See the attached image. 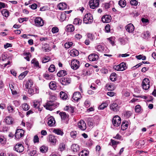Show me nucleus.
I'll return each instance as SVG.
<instances>
[{
	"label": "nucleus",
	"mask_w": 156,
	"mask_h": 156,
	"mask_svg": "<svg viewBox=\"0 0 156 156\" xmlns=\"http://www.w3.org/2000/svg\"><path fill=\"white\" fill-rule=\"evenodd\" d=\"M34 25L37 27H40L43 26L44 24L43 20L40 17H34Z\"/></svg>",
	"instance_id": "1"
},
{
	"label": "nucleus",
	"mask_w": 156,
	"mask_h": 156,
	"mask_svg": "<svg viewBox=\"0 0 156 156\" xmlns=\"http://www.w3.org/2000/svg\"><path fill=\"white\" fill-rule=\"evenodd\" d=\"M92 15L90 13L86 14L83 18V22L86 24H90L93 21Z\"/></svg>",
	"instance_id": "2"
},
{
	"label": "nucleus",
	"mask_w": 156,
	"mask_h": 156,
	"mask_svg": "<svg viewBox=\"0 0 156 156\" xmlns=\"http://www.w3.org/2000/svg\"><path fill=\"white\" fill-rule=\"evenodd\" d=\"M142 86L143 89L147 90L150 87V82L149 80L147 78H144L142 81Z\"/></svg>",
	"instance_id": "3"
},
{
	"label": "nucleus",
	"mask_w": 156,
	"mask_h": 156,
	"mask_svg": "<svg viewBox=\"0 0 156 156\" xmlns=\"http://www.w3.org/2000/svg\"><path fill=\"white\" fill-rule=\"evenodd\" d=\"M99 1L98 0H90L89 2L90 7L92 9H94L98 7Z\"/></svg>",
	"instance_id": "4"
},
{
	"label": "nucleus",
	"mask_w": 156,
	"mask_h": 156,
	"mask_svg": "<svg viewBox=\"0 0 156 156\" xmlns=\"http://www.w3.org/2000/svg\"><path fill=\"white\" fill-rule=\"evenodd\" d=\"M121 123V119L118 116L114 117L112 119V124L115 126H118Z\"/></svg>",
	"instance_id": "5"
},
{
	"label": "nucleus",
	"mask_w": 156,
	"mask_h": 156,
	"mask_svg": "<svg viewBox=\"0 0 156 156\" xmlns=\"http://www.w3.org/2000/svg\"><path fill=\"white\" fill-rule=\"evenodd\" d=\"M59 81L63 85H66L70 83L71 82V79L68 77H62L60 78Z\"/></svg>",
	"instance_id": "6"
},
{
	"label": "nucleus",
	"mask_w": 156,
	"mask_h": 156,
	"mask_svg": "<svg viewBox=\"0 0 156 156\" xmlns=\"http://www.w3.org/2000/svg\"><path fill=\"white\" fill-rule=\"evenodd\" d=\"M24 130L22 129H17L15 134V137L17 139L21 138L24 135Z\"/></svg>",
	"instance_id": "7"
},
{
	"label": "nucleus",
	"mask_w": 156,
	"mask_h": 156,
	"mask_svg": "<svg viewBox=\"0 0 156 156\" xmlns=\"http://www.w3.org/2000/svg\"><path fill=\"white\" fill-rule=\"evenodd\" d=\"M79 62L77 60H73L71 62V66L72 69L74 70L77 69L79 66Z\"/></svg>",
	"instance_id": "8"
},
{
	"label": "nucleus",
	"mask_w": 156,
	"mask_h": 156,
	"mask_svg": "<svg viewBox=\"0 0 156 156\" xmlns=\"http://www.w3.org/2000/svg\"><path fill=\"white\" fill-rule=\"evenodd\" d=\"M78 127L82 130H85L87 128L86 124L82 120H81L77 124Z\"/></svg>",
	"instance_id": "9"
},
{
	"label": "nucleus",
	"mask_w": 156,
	"mask_h": 156,
	"mask_svg": "<svg viewBox=\"0 0 156 156\" xmlns=\"http://www.w3.org/2000/svg\"><path fill=\"white\" fill-rule=\"evenodd\" d=\"M15 149L18 152H22L24 150V147L21 144H17L15 146Z\"/></svg>",
	"instance_id": "10"
},
{
	"label": "nucleus",
	"mask_w": 156,
	"mask_h": 156,
	"mask_svg": "<svg viewBox=\"0 0 156 156\" xmlns=\"http://www.w3.org/2000/svg\"><path fill=\"white\" fill-rule=\"evenodd\" d=\"M48 139L49 142L53 145H55L57 141V139L55 136L52 135H50L48 136Z\"/></svg>",
	"instance_id": "11"
},
{
	"label": "nucleus",
	"mask_w": 156,
	"mask_h": 156,
	"mask_svg": "<svg viewBox=\"0 0 156 156\" xmlns=\"http://www.w3.org/2000/svg\"><path fill=\"white\" fill-rule=\"evenodd\" d=\"M42 103V100L41 99L39 100H36L33 101L31 103L32 105L34 106V107H40Z\"/></svg>",
	"instance_id": "12"
},
{
	"label": "nucleus",
	"mask_w": 156,
	"mask_h": 156,
	"mask_svg": "<svg viewBox=\"0 0 156 156\" xmlns=\"http://www.w3.org/2000/svg\"><path fill=\"white\" fill-rule=\"evenodd\" d=\"M59 104L56 102H53L51 101H48L47 102L45 105H44V107H49L50 106H53L54 107H58Z\"/></svg>",
	"instance_id": "13"
},
{
	"label": "nucleus",
	"mask_w": 156,
	"mask_h": 156,
	"mask_svg": "<svg viewBox=\"0 0 156 156\" xmlns=\"http://www.w3.org/2000/svg\"><path fill=\"white\" fill-rule=\"evenodd\" d=\"M99 56L96 54L94 53L91 54L88 56V59L90 61H94L97 60Z\"/></svg>",
	"instance_id": "14"
},
{
	"label": "nucleus",
	"mask_w": 156,
	"mask_h": 156,
	"mask_svg": "<svg viewBox=\"0 0 156 156\" xmlns=\"http://www.w3.org/2000/svg\"><path fill=\"white\" fill-rule=\"evenodd\" d=\"M126 30L129 33L133 32L134 30V27L133 24L129 23L125 27Z\"/></svg>",
	"instance_id": "15"
},
{
	"label": "nucleus",
	"mask_w": 156,
	"mask_h": 156,
	"mask_svg": "<svg viewBox=\"0 0 156 156\" xmlns=\"http://www.w3.org/2000/svg\"><path fill=\"white\" fill-rule=\"evenodd\" d=\"M102 21L104 23H108L111 21V16L109 15H106L102 16Z\"/></svg>",
	"instance_id": "16"
},
{
	"label": "nucleus",
	"mask_w": 156,
	"mask_h": 156,
	"mask_svg": "<svg viewBox=\"0 0 156 156\" xmlns=\"http://www.w3.org/2000/svg\"><path fill=\"white\" fill-rule=\"evenodd\" d=\"M48 126L51 127L55 125V119L52 116H51L48 119Z\"/></svg>",
	"instance_id": "17"
},
{
	"label": "nucleus",
	"mask_w": 156,
	"mask_h": 156,
	"mask_svg": "<svg viewBox=\"0 0 156 156\" xmlns=\"http://www.w3.org/2000/svg\"><path fill=\"white\" fill-rule=\"evenodd\" d=\"M80 93L79 92H75L73 96V98L75 101H77L80 99Z\"/></svg>",
	"instance_id": "18"
},
{
	"label": "nucleus",
	"mask_w": 156,
	"mask_h": 156,
	"mask_svg": "<svg viewBox=\"0 0 156 156\" xmlns=\"http://www.w3.org/2000/svg\"><path fill=\"white\" fill-rule=\"evenodd\" d=\"M71 149L72 151L74 152H76L80 150V147L79 145L76 144H73L71 147Z\"/></svg>",
	"instance_id": "19"
},
{
	"label": "nucleus",
	"mask_w": 156,
	"mask_h": 156,
	"mask_svg": "<svg viewBox=\"0 0 156 156\" xmlns=\"http://www.w3.org/2000/svg\"><path fill=\"white\" fill-rule=\"evenodd\" d=\"M33 84V82L32 80L30 79L27 81L25 83V85L26 88L27 89L31 87Z\"/></svg>",
	"instance_id": "20"
},
{
	"label": "nucleus",
	"mask_w": 156,
	"mask_h": 156,
	"mask_svg": "<svg viewBox=\"0 0 156 156\" xmlns=\"http://www.w3.org/2000/svg\"><path fill=\"white\" fill-rule=\"evenodd\" d=\"M58 7L59 10H62L66 8L67 5L66 3L62 2L58 5Z\"/></svg>",
	"instance_id": "21"
},
{
	"label": "nucleus",
	"mask_w": 156,
	"mask_h": 156,
	"mask_svg": "<svg viewBox=\"0 0 156 156\" xmlns=\"http://www.w3.org/2000/svg\"><path fill=\"white\" fill-rule=\"evenodd\" d=\"M69 54L71 56L74 57L78 56L79 55V52L78 51L76 50L72 49L70 50Z\"/></svg>",
	"instance_id": "22"
},
{
	"label": "nucleus",
	"mask_w": 156,
	"mask_h": 156,
	"mask_svg": "<svg viewBox=\"0 0 156 156\" xmlns=\"http://www.w3.org/2000/svg\"><path fill=\"white\" fill-rule=\"evenodd\" d=\"M105 88L109 91H112L114 90L115 87L114 85L112 83L107 84L105 86Z\"/></svg>",
	"instance_id": "23"
},
{
	"label": "nucleus",
	"mask_w": 156,
	"mask_h": 156,
	"mask_svg": "<svg viewBox=\"0 0 156 156\" xmlns=\"http://www.w3.org/2000/svg\"><path fill=\"white\" fill-rule=\"evenodd\" d=\"M67 74V72L65 70H62L59 71L57 73V75L59 77L63 76Z\"/></svg>",
	"instance_id": "24"
},
{
	"label": "nucleus",
	"mask_w": 156,
	"mask_h": 156,
	"mask_svg": "<svg viewBox=\"0 0 156 156\" xmlns=\"http://www.w3.org/2000/svg\"><path fill=\"white\" fill-rule=\"evenodd\" d=\"M60 97L63 100H66L68 98L67 94L64 91H62L60 93Z\"/></svg>",
	"instance_id": "25"
},
{
	"label": "nucleus",
	"mask_w": 156,
	"mask_h": 156,
	"mask_svg": "<svg viewBox=\"0 0 156 156\" xmlns=\"http://www.w3.org/2000/svg\"><path fill=\"white\" fill-rule=\"evenodd\" d=\"M4 120L6 123L8 124H10L12 123V119L10 116H8L6 117Z\"/></svg>",
	"instance_id": "26"
},
{
	"label": "nucleus",
	"mask_w": 156,
	"mask_h": 156,
	"mask_svg": "<svg viewBox=\"0 0 156 156\" xmlns=\"http://www.w3.org/2000/svg\"><path fill=\"white\" fill-rule=\"evenodd\" d=\"M66 29L68 31L72 32L74 30V26L71 24L68 25L66 26Z\"/></svg>",
	"instance_id": "27"
},
{
	"label": "nucleus",
	"mask_w": 156,
	"mask_h": 156,
	"mask_svg": "<svg viewBox=\"0 0 156 156\" xmlns=\"http://www.w3.org/2000/svg\"><path fill=\"white\" fill-rule=\"evenodd\" d=\"M59 115L62 120H65L68 117V115H67L65 112H60Z\"/></svg>",
	"instance_id": "28"
},
{
	"label": "nucleus",
	"mask_w": 156,
	"mask_h": 156,
	"mask_svg": "<svg viewBox=\"0 0 156 156\" xmlns=\"http://www.w3.org/2000/svg\"><path fill=\"white\" fill-rule=\"evenodd\" d=\"M89 154V152L86 150H83L79 154V156H87Z\"/></svg>",
	"instance_id": "29"
},
{
	"label": "nucleus",
	"mask_w": 156,
	"mask_h": 156,
	"mask_svg": "<svg viewBox=\"0 0 156 156\" xmlns=\"http://www.w3.org/2000/svg\"><path fill=\"white\" fill-rule=\"evenodd\" d=\"M49 87L52 90H55L56 86L55 83L54 82H51L49 83Z\"/></svg>",
	"instance_id": "30"
},
{
	"label": "nucleus",
	"mask_w": 156,
	"mask_h": 156,
	"mask_svg": "<svg viewBox=\"0 0 156 156\" xmlns=\"http://www.w3.org/2000/svg\"><path fill=\"white\" fill-rule=\"evenodd\" d=\"M65 149V145L64 143H61L59 146L58 150L60 151H62Z\"/></svg>",
	"instance_id": "31"
},
{
	"label": "nucleus",
	"mask_w": 156,
	"mask_h": 156,
	"mask_svg": "<svg viewBox=\"0 0 156 156\" xmlns=\"http://www.w3.org/2000/svg\"><path fill=\"white\" fill-rule=\"evenodd\" d=\"M110 80L112 81L116 80V74L115 73H112L110 77Z\"/></svg>",
	"instance_id": "32"
},
{
	"label": "nucleus",
	"mask_w": 156,
	"mask_h": 156,
	"mask_svg": "<svg viewBox=\"0 0 156 156\" xmlns=\"http://www.w3.org/2000/svg\"><path fill=\"white\" fill-rule=\"evenodd\" d=\"M31 62L32 64H34V66H36V67L40 68L38 62L36 58H34L32 59Z\"/></svg>",
	"instance_id": "33"
},
{
	"label": "nucleus",
	"mask_w": 156,
	"mask_h": 156,
	"mask_svg": "<svg viewBox=\"0 0 156 156\" xmlns=\"http://www.w3.org/2000/svg\"><path fill=\"white\" fill-rule=\"evenodd\" d=\"M2 13L3 16L5 17H8L9 15V11L6 9H3L2 11Z\"/></svg>",
	"instance_id": "34"
},
{
	"label": "nucleus",
	"mask_w": 156,
	"mask_h": 156,
	"mask_svg": "<svg viewBox=\"0 0 156 156\" xmlns=\"http://www.w3.org/2000/svg\"><path fill=\"white\" fill-rule=\"evenodd\" d=\"M53 131L56 134L62 136V135L63 134V132L58 129H54Z\"/></svg>",
	"instance_id": "35"
},
{
	"label": "nucleus",
	"mask_w": 156,
	"mask_h": 156,
	"mask_svg": "<svg viewBox=\"0 0 156 156\" xmlns=\"http://www.w3.org/2000/svg\"><path fill=\"white\" fill-rule=\"evenodd\" d=\"M119 65L120 67L121 71H123L127 68L126 64L125 62L121 63L119 64Z\"/></svg>",
	"instance_id": "36"
},
{
	"label": "nucleus",
	"mask_w": 156,
	"mask_h": 156,
	"mask_svg": "<svg viewBox=\"0 0 156 156\" xmlns=\"http://www.w3.org/2000/svg\"><path fill=\"white\" fill-rule=\"evenodd\" d=\"M82 22V21L79 18H75L74 19L73 23L76 25H80Z\"/></svg>",
	"instance_id": "37"
},
{
	"label": "nucleus",
	"mask_w": 156,
	"mask_h": 156,
	"mask_svg": "<svg viewBox=\"0 0 156 156\" xmlns=\"http://www.w3.org/2000/svg\"><path fill=\"white\" fill-rule=\"evenodd\" d=\"M123 114L125 116L129 118L132 114V112L130 111H125L123 112Z\"/></svg>",
	"instance_id": "38"
},
{
	"label": "nucleus",
	"mask_w": 156,
	"mask_h": 156,
	"mask_svg": "<svg viewBox=\"0 0 156 156\" xmlns=\"http://www.w3.org/2000/svg\"><path fill=\"white\" fill-rule=\"evenodd\" d=\"M28 72L27 71H25L24 72L22 73L19 76V78L20 80L22 79L27 74Z\"/></svg>",
	"instance_id": "39"
},
{
	"label": "nucleus",
	"mask_w": 156,
	"mask_h": 156,
	"mask_svg": "<svg viewBox=\"0 0 156 156\" xmlns=\"http://www.w3.org/2000/svg\"><path fill=\"white\" fill-rule=\"evenodd\" d=\"M96 49L98 51L101 52H103L104 51V48L101 45H98Z\"/></svg>",
	"instance_id": "40"
},
{
	"label": "nucleus",
	"mask_w": 156,
	"mask_h": 156,
	"mask_svg": "<svg viewBox=\"0 0 156 156\" xmlns=\"http://www.w3.org/2000/svg\"><path fill=\"white\" fill-rule=\"evenodd\" d=\"M119 5L122 7H124L126 5V2L125 0H120L119 2Z\"/></svg>",
	"instance_id": "41"
},
{
	"label": "nucleus",
	"mask_w": 156,
	"mask_h": 156,
	"mask_svg": "<svg viewBox=\"0 0 156 156\" xmlns=\"http://www.w3.org/2000/svg\"><path fill=\"white\" fill-rule=\"evenodd\" d=\"M47 147L44 146H43L40 148V151L42 153H44L46 152L47 151Z\"/></svg>",
	"instance_id": "42"
},
{
	"label": "nucleus",
	"mask_w": 156,
	"mask_h": 156,
	"mask_svg": "<svg viewBox=\"0 0 156 156\" xmlns=\"http://www.w3.org/2000/svg\"><path fill=\"white\" fill-rule=\"evenodd\" d=\"M128 126V125L127 124H126L125 122H123L121 125V129L123 130H125L127 128Z\"/></svg>",
	"instance_id": "43"
},
{
	"label": "nucleus",
	"mask_w": 156,
	"mask_h": 156,
	"mask_svg": "<svg viewBox=\"0 0 156 156\" xmlns=\"http://www.w3.org/2000/svg\"><path fill=\"white\" fill-rule=\"evenodd\" d=\"M55 66L53 64L50 65L48 68V70L50 72H53L55 71Z\"/></svg>",
	"instance_id": "44"
},
{
	"label": "nucleus",
	"mask_w": 156,
	"mask_h": 156,
	"mask_svg": "<svg viewBox=\"0 0 156 156\" xmlns=\"http://www.w3.org/2000/svg\"><path fill=\"white\" fill-rule=\"evenodd\" d=\"M73 44V43L72 42H68L66 43L65 44V47L66 48H68L70 47H71Z\"/></svg>",
	"instance_id": "45"
},
{
	"label": "nucleus",
	"mask_w": 156,
	"mask_h": 156,
	"mask_svg": "<svg viewBox=\"0 0 156 156\" xmlns=\"http://www.w3.org/2000/svg\"><path fill=\"white\" fill-rule=\"evenodd\" d=\"M30 152H28L29 155L30 156H35L36 155V151L34 150H33L31 151H29Z\"/></svg>",
	"instance_id": "46"
},
{
	"label": "nucleus",
	"mask_w": 156,
	"mask_h": 156,
	"mask_svg": "<svg viewBox=\"0 0 156 156\" xmlns=\"http://www.w3.org/2000/svg\"><path fill=\"white\" fill-rule=\"evenodd\" d=\"M93 120V119L92 118H89L88 119V124L90 126H93L94 123L92 122Z\"/></svg>",
	"instance_id": "47"
},
{
	"label": "nucleus",
	"mask_w": 156,
	"mask_h": 156,
	"mask_svg": "<svg viewBox=\"0 0 156 156\" xmlns=\"http://www.w3.org/2000/svg\"><path fill=\"white\" fill-rule=\"evenodd\" d=\"M50 60V58L49 57H47L46 58H43L42 62L43 63H46Z\"/></svg>",
	"instance_id": "48"
},
{
	"label": "nucleus",
	"mask_w": 156,
	"mask_h": 156,
	"mask_svg": "<svg viewBox=\"0 0 156 156\" xmlns=\"http://www.w3.org/2000/svg\"><path fill=\"white\" fill-rule=\"evenodd\" d=\"M64 109L65 110L68 111L71 113H73L74 111L73 108H65Z\"/></svg>",
	"instance_id": "49"
},
{
	"label": "nucleus",
	"mask_w": 156,
	"mask_h": 156,
	"mask_svg": "<svg viewBox=\"0 0 156 156\" xmlns=\"http://www.w3.org/2000/svg\"><path fill=\"white\" fill-rule=\"evenodd\" d=\"M58 30V29L57 27H54L52 28L51 31L53 33L55 34L57 33Z\"/></svg>",
	"instance_id": "50"
},
{
	"label": "nucleus",
	"mask_w": 156,
	"mask_h": 156,
	"mask_svg": "<svg viewBox=\"0 0 156 156\" xmlns=\"http://www.w3.org/2000/svg\"><path fill=\"white\" fill-rule=\"evenodd\" d=\"M6 141V139L3 136H2L0 138V143L1 144H4L5 143Z\"/></svg>",
	"instance_id": "51"
},
{
	"label": "nucleus",
	"mask_w": 156,
	"mask_h": 156,
	"mask_svg": "<svg viewBox=\"0 0 156 156\" xmlns=\"http://www.w3.org/2000/svg\"><path fill=\"white\" fill-rule=\"evenodd\" d=\"M28 93L30 95L34 94L33 87L32 88H29L28 89Z\"/></svg>",
	"instance_id": "52"
},
{
	"label": "nucleus",
	"mask_w": 156,
	"mask_h": 156,
	"mask_svg": "<svg viewBox=\"0 0 156 156\" xmlns=\"http://www.w3.org/2000/svg\"><path fill=\"white\" fill-rule=\"evenodd\" d=\"M130 3L131 5H137L138 2L136 0H131L130 2Z\"/></svg>",
	"instance_id": "53"
},
{
	"label": "nucleus",
	"mask_w": 156,
	"mask_h": 156,
	"mask_svg": "<svg viewBox=\"0 0 156 156\" xmlns=\"http://www.w3.org/2000/svg\"><path fill=\"white\" fill-rule=\"evenodd\" d=\"M108 106V104L107 102L102 103L99 107H107Z\"/></svg>",
	"instance_id": "54"
},
{
	"label": "nucleus",
	"mask_w": 156,
	"mask_h": 156,
	"mask_svg": "<svg viewBox=\"0 0 156 156\" xmlns=\"http://www.w3.org/2000/svg\"><path fill=\"white\" fill-rule=\"evenodd\" d=\"M90 101L87 100H86L84 102L85 106L88 107L90 106Z\"/></svg>",
	"instance_id": "55"
},
{
	"label": "nucleus",
	"mask_w": 156,
	"mask_h": 156,
	"mask_svg": "<svg viewBox=\"0 0 156 156\" xmlns=\"http://www.w3.org/2000/svg\"><path fill=\"white\" fill-rule=\"evenodd\" d=\"M34 143H37L39 142V138L37 135H35L34 138Z\"/></svg>",
	"instance_id": "56"
},
{
	"label": "nucleus",
	"mask_w": 156,
	"mask_h": 156,
	"mask_svg": "<svg viewBox=\"0 0 156 156\" xmlns=\"http://www.w3.org/2000/svg\"><path fill=\"white\" fill-rule=\"evenodd\" d=\"M76 131L75 132H72L70 133V134L71 137L74 138L76 137Z\"/></svg>",
	"instance_id": "57"
},
{
	"label": "nucleus",
	"mask_w": 156,
	"mask_h": 156,
	"mask_svg": "<svg viewBox=\"0 0 156 156\" xmlns=\"http://www.w3.org/2000/svg\"><path fill=\"white\" fill-rule=\"evenodd\" d=\"M105 29L107 32H108L110 30V26L109 24L106 25L105 27Z\"/></svg>",
	"instance_id": "58"
},
{
	"label": "nucleus",
	"mask_w": 156,
	"mask_h": 156,
	"mask_svg": "<svg viewBox=\"0 0 156 156\" xmlns=\"http://www.w3.org/2000/svg\"><path fill=\"white\" fill-rule=\"evenodd\" d=\"M101 72L104 74L107 73H108L107 69L105 68L102 69H101Z\"/></svg>",
	"instance_id": "59"
},
{
	"label": "nucleus",
	"mask_w": 156,
	"mask_h": 156,
	"mask_svg": "<svg viewBox=\"0 0 156 156\" xmlns=\"http://www.w3.org/2000/svg\"><path fill=\"white\" fill-rule=\"evenodd\" d=\"M37 5L36 4H33L30 6V7L33 9H35L37 8Z\"/></svg>",
	"instance_id": "60"
},
{
	"label": "nucleus",
	"mask_w": 156,
	"mask_h": 156,
	"mask_svg": "<svg viewBox=\"0 0 156 156\" xmlns=\"http://www.w3.org/2000/svg\"><path fill=\"white\" fill-rule=\"evenodd\" d=\"M44 78L47 80H49L51 79V77L48 74L45 73L44 75Z\"/></svg>",
	"instance_id": "61"
},
{
	"label": "nucleus",
	"mask_w": 156,
	"mask_h": 156,
	"mask_svg": "<svg viewBox=\"0 0 156 156\" xmlns=\"http://www.w3.org/2000/svg\"><path fill=\"white\" fill-rule=\"evenodd\" d=\"M99 120V117L98 116L96 115L94 116V119L93 120L94 122H98V121Z\"/></svg>",
	"instance_id": "62"
},
{
	"label": "nucleus",
	"mask_w": 156,
	"mask_h": 156,
	"mask_svg": "<svg viewBox=\"0 0 156 156\" xmlns=\"http://www.w3.org/2000/svg\"><path fill=\"white\" fill-rule=\"evenodd\" d=\"M115 93L113 92H109L107 93V94L111 97H112L114 95Z\"/></svg>",
	"instance_id": "63"
},
{
	"label": "nucleus",
	"mask_w": 156,
	"mask_h": 156,
	"mask_svg": "<svg viewBox=\"0 0 156 156\" xmlns=\"http://www.w3.org/2000/svg\"><path fill=\"white\" fill-rule=\"evenodd\" d=\"M118 106V104L115 102H113L111 104L110 107H117Z\"/></svg>",
	"instance_id": "64"
}]
</instances>
